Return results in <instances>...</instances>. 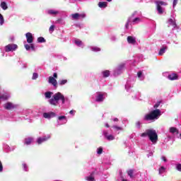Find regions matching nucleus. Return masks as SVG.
I'll return each mask as SVG.
<instances>
[{
  "instance_id": "obj_13",
  "label": "nucleus",
  "mask_w": 181,
  "mask_h": 181,
  "mask_svg": "<svg viewBox=\"0 0 181 181\" xmlns=\"http://www.w3.org/2000/svg\"><path fill=\"white\" fill-rule=\"evenodd\" d=\"M168 26H173V30L177 29V25L176 24V20L173 18H169L168 21Z\"/></svg>"
},
{
  "instance_id": "obj_2",
  "label": "nucleus",
  "mask_w": 181,
  "mask_h": 181,
  "mask_svg": "<svg viewBox=\"0 0 181 181\" xmlns=\"http://www.w3.org/2000/svg\"><path fill=\"white\" fill-rule=\"evenodd\" d=\"M142 13L141 11H134L130 17L128 18L125 24L126 29L129 28V25H136L141 22Z\"/></svg>"
},
{
  "instance_id": "obj_54",
  "label": "nucleus",
  "mask_w": 181,
  "mask_h": 181,
  "mask_svg": "<svg viewBox=\"0 0 181 181\" xmlns=\"http://www.w3.org/2000/svg\"><path fill=\"white\" fill-rule=\"evenodd\" d=\"M153 152H150L148 155H147V156H148V158H149L150 156H153Z\"/></svg>"
},
{
  "instance_id": "obj_15",
  "label": "nucleus",
  "mask_w": 181,
  "mask_h": 181,
  "mask_svg": "<svg viewBox=\"0 0 181 181\" xmlns=\"http://www.w3.org/2000/svg\"><path fill=\"white\" fill-rule=\"evenodd\" d=\"M127 42L129 45H136V37L134 36H128Z\"/></svg>"
},
{
  "instance_id": "obj_62",
  "label": "nucleus",
  "mask_w": 181,
  "mask_h": 181,
  "mask_svg": "<svg viewBox=\"0 0 181 181\" xmlns=\"http://www.w3.org/2000/svg\"><path fill=\"white\" fill-rule=\"evenodd\" d=\"M2 56H5V54H3Z\"/></svg>"
},
{
  "instance_id": "obj_17",
  "label": "nucleus",
  "mask_w": 181,
  "mask_h": 181,
  "mask_svg": "<svg viewBox=\"0 0 181 181\" xmlns=\"http://www.w3.org/2000/svg\"><path fill=\"white\" fill-rule=\"evenodd\" d=\"M48 83L54 86V87H57V80L53 78V76L49 77Z\"/></svg>"
},
{
  "instance_id": "obj_38",
  "label": "nucleus",
  "mask_w": 181,
  "mask_h": 181,
  "mask_svg": "<svg viewBox=\"0 0 181 181\" xmlns=\"http://www.w3.org/2000/svg\"><path fill=\"white\" fill-rule=\"evenodd\" d=\"M67 83V80L66 79H64L59 81V86H64V84H66Z\"/></svg>"
},
{
  "instance_id": "obj_61",
  "label": "nucleus",
  "mask_w": 181,
  "mask_h": 181,
  "mask_svg": "<svg viewBox=\"0 0 181 181\" xmlns=\"http://www.w3.org/2000/svg\"><path fill=\"white\" fill-rule=\"evenodd\" d=\"M180 139H181V134H180Z\"/></svg>"
},
{
  "instance_id": "obj_55",
  "label": "nucleus",
  "mask_w": 181,
  "mask_h": 181,
  "mask_svg": "<svg viewBox=\"0 0 181 181\" xmlns=\"http://www.w3.org/2000/svg\"><path fill=\"white\" fill-rule=\"evenodd\" d=\"M112 121H113L114 122H118V118H117V117L113 118V119H112Z\"/></svg>"
},
{
  "instance_id": "obj_36",
  "label": "nucleus",
  "mask_w": 181,
  "mask_h": 181,
  "mask_svg": "<svg viewBox=\"0 0 181 181\" xmlns=\"http://www.w3.org/2000/svg\"><path fill=\"white\" fill-rule=\"evenodd\" d=\"M112 128H114V129H116V131H123L124 130V129L122 127H118L117 125H114L112 127Z\"/></svg>"
},
{
  "instance_id": "obj_53",
  "label": "nucleus",
  "mask_w": 181,
  "mask_h": 181,
  "mask_svg": "<svg viewBox=\"0 0 181 181\" xmlns=\"http://www.w3.org/2000/svg\"><path fill=\"white\" fill-rule=\"evenodd\" d=\"M140 95H141V93L138 92L136 96H134V98H139Z\"/></svg>"
},
{
  "instance_id": "obj_26",
  "label": "nucleus",
  "mask_w": 181,
  "mask_h": 181,
  "mask_svg": "<svg viewBox=\"0 0 181 181\" xmlns=\"http://www.w3.org/2000/svg\"><path fill=\"white\" fill-rule=\"evenodd\" d=\"M132 87H134V85L131 84V81H127V84L125 86L126 90H127V91H129V88H132Z\"/></svg>"
},
{
  "instance_id": "obj_40",
  "label": "nucleus",
  "mask_w": 181,
  "mask_h": 181,
  "mask_svg": "<svg viewBox=\"0 0 181 181\" xmlns=\"http://www.w3.org/2000/svg\"><path fill=\"white\" fill-rule=\"evenodd\" d=\"M23 170H25V172H28L29 170V169L28 168V165H26V163H23Z\"/></svg>"
},
{
  "instance_id": "obj_43",
  "label": "nucleus",
  "mask_w": 181,
  "mask_h": 181,
  "mask_svg": "<svg viewBox=\"0 0 181 181\" xmlns=\"http://www.w3.org/2000/svg\"><path fill=\"white\" fill-rule=\"evenodd\" d=\"M49 32L51 33H53V32H54V25H52L50 27H49Z\"/></svg>"
},
{
  "instance_id": "obj_3",
  "label": "nucleus",
  "mask_w": 181,
  "mask_h": 181,
  "mask_svg": "<svg viewBox=\"0 0 181 181\" xmlns=\"http://www.w3.org/2000/svg\"><path fill=\"white\" fill-rule=\"evenodd\" d=\"M160 110L157 109L155 110L151 111L150 113L144 116V121H148L149 122H153L154 121H156V119H159V117H160Z\"/></svg>"
},
{
  "instance_id": "obj_10",
  "label": "nucleus",
  "mask_w": 181,
  "mask_h": 181,
  "mask_svg": "<svg viewBox=\"0 0 181 181\" xmlns=\"http://www.w3.org/2000/svg\"><path fill=\"white\" fill-rule=\"evenodd\" d=\"M67 123V117L66 116L58 117L57 127H60V125H64Z\"/></svg>"
},
{
  "instance_id": "obj_34",
  "label": "nucleus",
  "mask_w": 181,
  "mask_h": 181,
  "mask_svg": "<svg viewBox=\"0 0 181 181\" xmlns=\"http://www.w3.org/2000/svg\"><path fill=\"white\" fill-rule=\"evenodd\" d=\"M5 23V20L4 19V16L0 13V26H2Z\"/></svg>"
},
{
  "instance_id": "obj_35",
  "label": "nucleus",
  "mask_w": 181,
  "mask_h": 181,
  "mask_svg": "<svg viewBox=\"0 0 181 181\" xmlns=\"http://www.w3.org/2000/svg\"><path fill=\"white\" fill-rule=\"evenodd\" d=\"M37 42L38 43H45V42H46V40H45V37H40L37 38Z\"/></svg>"
},
{
  "instance_id": "obj_48",
  "label": "nucleus",
  "mask_w": 181,
  "mask_h": 181,
  "mask_svg": "<svg viewBox=\"0 0 181 181\" xmlns=\"http://www.w3.org/2000/svg\"><path fill=\"white\" fill-rule=\"evenodd\" d=\"M177 1H179V0H174V1H173V8H175V6L176 5H177Z\"/></svg>"
},
{
  "instance_id": "obj_28",
  "label": "nucleus",
  "mask_w": 181,
  "mask_h": 181,
  "mask_svg": "<svg viewBox=\"0 0 181 181\" xmlns=\"http://www.w3.org/2000/svg\"><path fill=\"white\" fill-rule=\"evenodd\" d=\"M102 76L103 77L107 78L110 76V71L106 70V71H102Z\"/></svg>"
},
{
  "instance_id": "obj_24",
  "label": "nucleus",
  "mask_w": 181,
  "mask_h": 181,
  "mask_svg": "<svg viewBox=\"0 0 181 181\" xmlns=\"http://www.w3.org/2000/svg\"><path fill=\"white\" fill-rule=\"evenodd\" d=\"M32 142H33V139L29 137L25 139V142L24 144L25 145H30L32 144Z\"/></svg>"
},
{
  "instance_id": "obj_22",
  "label": "nucleus",
  "mask_w": 181,
  "mask_h": 181,
  "mask_svg": "<svg viewBox=\"0 0 181 181\" xmlns=\"http://www.w3.org/2000/svg\"><path fill=\"white\" fill-rule=\"evenodd\" d=\"M170 134H173V135H177V134H179V130H177L176 127H170Z\"/></svg>"
},
{
  "instance_id": "obj_52",
  "label": "nucleus",
  "mask_w": 181,
  "mask_h": 181,
  "mask_svg": "<svg viewBox=\"0 0 181 181\" xmlns=\"http://www.w3.org/2000/svg\"><path fill=\"white\" fill-rule=\"evenodd\" d=\"M161 159H162V160H163V162H168V160L166 159V157H165V156H163L161 158Z\"/></svg>"
},
{
  "instance_id": "obj_49",
  "label": "nucleus",
  "mask_w": 181,
  "mask_h": 181,
  "mask_svg": "<svg viewBox=\"0 0 181 181\" xmlns=\"http://www.w3.org/2000/svg\"><path fill=\"white\" fill-rule=\"evenodd\" d=\"M30 49H31L32 50H35V45L33 44H30Z\"/></svg>"
},
{
  "instance_id": "obj_59",
  "label": "nucleus",
  "mask_w": 181,
  "mask_h": 181,
  "mask_svg": "<svg viewBox=\"0 0 181 181\" xmlns=\"http://www.w3.org/2000/svg\"><path fill=\"white\" fill-rule=\"evenodd\" d=\"M74 113V111H73V110H71L70 112H69V114H71V115H73Z\"/></svg>"
},
{
  "instance_id": "obj_30",
  "label": "nucleus",
  "mask_w": 181,
  "mask_h": 181,
  "mask_svg": "<svg viewBox=\"0 0 181 181\" xmlns=\"http://www.w3.org/2000/svg\"><path fill=\"white\" fill-rule=\"evenodd\" d=\"M0 6L1 8L4 9V11H6V9H8V4H6L5 1H2Z\"/></svg>"
},
{
  "instance_id": "obj_11",
  "label": "nucleus",
  "mask_w": 181,
  "mask_h": 181,
  "mask_svg": "<svg viewBox=\"0 0 181 181\" xmlns=\"http://www.w3.org/2000/svg\"><path fill=\"white\" fill-rule=\"evenodd\" d=\"M102 133L107 141H114L115 139V136L112 134H108V131L107 130H103Z\"/></svg>"
},
{
  "instance_id": "obj_14",
  "label": "nucleus",
  "mask_w": 181,
  "mask_h": 181,
  "mask_svg": "<svg viewBox=\"0 0 181 181\" xmlns=\"http://www.w3.org/2000/svg\"><path fill=\"white\" fill-rule=\"evenodd\" d=\"M42 116L44 118H46L47 119H50V118H54V117H56V114L53 112H44Z\"/></svg>"
},
{
  "instance_id": "obj_63",
  "label": "nucleus",
  "mask_w": 181,
  "mask_h": 181,
  "mask_svg": "<svg viewBox=\"0 0 181 181\" xmlns=\"http://www.w3.org/2000/svg\"><path fill=\"white\" fill-rule=\"evenodd\" d=\"M168 138L170 139V138H172V137H170V136H168Z\"/></svg>"
},
{
  "instance_id": "obj_39",
  "label": "nucleus",
  "mask_w": 181,
  "mask_h": 181,
  "mask_svg": "<svg viewBox=\"0 0 181 181\" xmlns=\"http://www.w3.org/2000/svg\"><path fill=\"white\" fill-rule=\"evenodd\" d=\"M39 77V74L37 73H33L32 76V80H36Z\"/></svg>"
},
{
  "instance_id": "obj_60",
  "label": "nucleus",
  "mask_w": 181,
  "mask_h": 181,
  "mask_svg": "<svg viewBox=\"0 0 181 181\" xmlns=\"http://www.w3.org/2000/svg\"><path fill=\"white\" fill-rule=\"evenodd\" d=\"M107 2H111L112 0H106Z\"/></svg>"
},
{
  "instance_id": "obj_42",
  "label": "nucleus",
  "mask_w": 181,
  "mask_h": 181,
  "mask_svg": "<svg viewBox=\"0 0 181 181\" xmlns=\"http://www.w3.org/2000/svg\"><path fill=\"white\" fill-rule=\"evenodd\" d=\"M128 175H129V176L130 177H134V176H133V175H134V170H129L128 171Z\"/></svg>"
},
{
  "instance_id": "obj_45",
  "label": "nucleus",
  "mask_w": 181,
  "mask_h": 181,
  "mask_svg": "<svg viewBox=\"0 0 181 181\" xmlns=\"http://www.w3.org/2000/svg\"><path fill=\"white\" fill-rule=\"evenodd\" d=\"M142 123H141V122H136V128H138V129H141V125Z\"/></svg>"
},
{
  "instance_id": "obj_19",
  "label": "nucleus",
  "mask_w": 181,
  "mask_h": 181,
  "mask_svg": "<svg viewBox=\"0 0 181 181\" xmlns=\"http://www.w3.org/2000/svg\"><path fill=\"white\" fill-rule=\"evenodd\" d=\"M137 77L140 81H144L145 80V74L142 71H139L137 72Z\"/></svg>"
},
{
  "instance_id": "obj_44",
  "label": "nucleus",
  "mask_w": 181,
  "mask_h": 181,
  "mask_svg": "<svg viewBox=\"0 0 181 181\" xmlns=\"http://www.w3.org/2000/svg\"><path fill=\"white\" fill-rule=\"evenodd\" d=\"M22 114H23L24 115H28V114H29V110L28 109L23 110L22 111Z\"/></svg>"
},
{
  "instance_id": "obj_21",
  "label": "nucleus",
  "mask_w": 181,
  "mask_h": 181,
  "mask_svg": "<svg viewBox=\"0 0 181 181\" xmlns=\"http://www.w3.org/2000/svg\"><path fill=\"white\" fill-rule=\"evenodd\" d=\"M166 50H168V47L165 46V47H163L159 52H158V56H163V54H165Z\"/></svg>"
},
{
  "instance_id": "obj_58",
  "label": "nucleus",
  "mask_w": 181,
  "mask_h": 181,
  "mask_svg": "<svg viewBox=\"0 0 181 181\" xmlns=\"http://www.w3.org/2000/svg\"><path fill=\"white\" fill-rule=\"evenodd\" d=\"M105 127H106V128H110V124H108V123H105Z\"/></svg>"
},
{
  "instance_id": "obj_56",
  "label": "nucleus",
  "mask_w": 181,
  "mask_h": 181,
  "mask_svg": "<svg viewBox=\"0 0 181 181\" xmlns=\"http://www.w3.org/2000/svg\"><path fill=\"white\" fill-rule=\"evenodd\" d=\"M53 78H57V73H54Z\"/></svg>"
},
{
  "instance_id": "obj_31",
  "label": "nucleus",
  "mask_w": 181,
  "mask_h": 181,
  "mask_svg": "<svg viewBox=\"0 0 181 181\" xmlns=\"http://www.w3.org/2000/svg\"><path fill=\"white\" fill-rule=\"evenodd\" d=\"M55 23H59V25H66V22L62 18H59L55 21Z\"/></svg>"
},
{
  "instance_id": "obj_18",
  "label": "nucleus",
  "mask_w": 181,
  "mask_h": 181,
  "mask_svg": "<svg viewBox=\"0 0 181 181\" xmlns=\"http://www.w3.org/2000/svg\"><path fill=\"white\" fill-rule=\"evenodd\" d=\"M47 13H48V15H52V16H56L59 15V13H60V12L57 10L49 9L47 11Z\"/></svg>"
},
{
  "instance_id": "obj_47",
  "label": "nucleus",
  "mask_w": 181,
  "mask_h": 181,
  "mask_svg": "<svg viewBox=\"0 0 181 181\" xmlns=\"http://www.w3.org/2000/svg\"><path fill=\"white\" fill-rule=\"evenodd\" d=\"M25 48L26 49V50H30V45L25 44Z\"/></svg>"
},
{
  "instance_id": "obj_7",
  "label": "nucleus",
  "mask_w": 181,
  "mask_h": 181,
  "mask_svg": "<svg viewBox=\"0 0 181 181\" xmlns=\"http://www.w3.org/2000/svg\"><path fill=\"white\" fill-rule=\"evenodd\" d=\"M125 70V63L120 64L114 71L115 76H119Z\"/></svg>"
},
{
  "instance_id": "obj_32",
  "label": "nucleus",
  "mask_w": 181,
  "mask_h": 181,
  "mask_svg": "<svg viewBox=\"0 0 181 181\" xmlns=\"http://www.w3.org/2000/svg\"><path fill=\"white\" fill-rule=\"evenodd\" d=\"M90 49L92 52H101V48L98 47H90Z\"/></svg>"
},
{
  "instance_id": "obj_50",
  "label": "nucleus",
  "mask_w": 181,
  "mask_h": 181,
  "mask_svg": "<svg viewBox=\"0 0 181 181\" xmlns=\"http://www.w3.org/2000/svg\"><path fill=\"white\" fill-rule=\"evenodd\" d=\"M4 171V167L2 166V163L0 161V172Z\"/></svg>"
},
{
  "instance_id": "obj_57",
  "label": "nucleus",
  "mask_w": 181,
  "mask_h": 181,
  "mask_svg": "<svg viewBox=\"0 0 181 181\" xmlns=\"http://www.w3.org/2000/svg\"><path fill=\"white\" fill-rule=\"evenodd\" d=\"M159 105H160V103H156V105H154V108H158Z\"/></svg>"
},
{
  "instance_id": "obj_8",
  "label": "nucleus",
  "mask_w": 181,
  "mask_h": 181,
  "mask_svg": "<svg viewBox=\"0 0 181 181\" xmlns=\"http://www.w3.org/2000/svg\"><path fill=\"white\" fill-rule=\"evenodd\" d=\"M16 49H18V45L16 44H8L4 47V50L7 53H8V52H15Z\"/></svg>"
},
{
  "instance_id": "obj_29",
  "label": "nucleus",
  "mask_w": 181,
  "mask_h": 181,
  "mask_svg": "<svg viewBox=\"0 0 181 181\" xmlns=\"http://www.w3.org/2000/svg\"><path fill=\"white\" fill-rule=\"evenodd\" d=\"M165 172H166V168L163 166H161L159 169H158V173L159 175H163V173H165Z\"/></svg>"
},
{
  "instance_id": "obj_20",
  "label": "nucleus",
  "mask_w": 181,
  "mask_h": 181,
  "mask_svg": "<svg viewBox=\"0 0 181 181\" xmlns=\"http://www.w3.org/2000/svg\"><path fill=\"white\" fill-rule=\"evenodd\" d=\"M168 78L171 81L177 80V78H179V76L176 74H171L168 76Z\"/></svg>"
},
{
  "instance_id": "obj_33",
  "label": "nucleus",
  "mask_w": 181,
  "mask_h": 181,
  "mask_svg": "<svg viewBox=\"0 0 181 181\" xmlns=\"http://www.w3.org/2000/svg\"><path fill=\"white\" fill-rule=\"evenodd\" d=\"M86 180H88V181H94L95 179H94V175H93V174H91L90 175L88 176V177H86Z\"/></svg>"
},
{
  "instance_id": "obj_27",
  "label": "nucleus",
  "mask_w": 181,
  "mask_h": 181,
  "mask_svg": "<svg viewBox=\"0 0 181 181\" xmlns=\"http://www.w3.org/2000/svg\"><path fill=\"white\" fill-rule=\"evenodd\" d=\"M107 3L105 1H100L98 3L99 8H107Z\"/></svg>"
},
{
  "instance_id": "obj_23",
  "label": "nucleus",
  "mask_w": 181,
  "mask_h": 181,
  "mask_svg": "<svg viewBox=\"0 0 181 181\" xmlns=\"http://www.w3.org/2000/svg\"><path fill=\"white\" fill-rule=\"evenodd\" d=\"M74 43L76 45V46H78V47H84V44H83V42H81L80 40H76Z\"/></svg>"
},
{
  "instance_id": "obj_51",
  "label": "nucleus",
  "mask_w": 181,
  "mask_h": 181,
  "mask_svg": "<svg viewBox=\"0 0 181 181\" xmlns=\"http://www.w3.org/2000/svg\"><path fill=\"white\" fill-rule=\"evenodd\" d=\"M111 40H112V42H115V40H117V37H115V36H112V37H111Z\"/></svg>"
},
{
  "instance_id": "obj_16",
  "label": "nucleus",
  "mask_w": 181,
  "mask_h": 181,
  "mask_svg": "<svg viewBox=\"0 0 181 181\" xmlns=\"http://www.w3.org/2000/svg\"><path fill=\"white\" fill-rule=\"evenodd\" d=\"M27 42L30 44L33 43V35L31 33H27L25 34Z\"/></svg>"
},
{
  "instance_id": "obj_25",
  "label": "nucleus",
  "mask_w": 181,
  "mask_h": 181,
  "mask_svg": "<svg viewBox=\"0 0 181 181\" xmlns=\"http://www.w3.org/2000/svg\"><path fill=\"white\" fill-rule=\"evenodd\" d=\"M71 18L75 21H78V19H80V13H74L71 15Z\"/></svg>"
},
{
  "instance_id": "obj_9",
  "label": "nucleus",
  "mask_w": 181,
  "mask_h": 181,
  "mask_svg": "<svg viewBox=\"0 0 181 181\" xmlns=\"http://www.w3.org/2000/svg\"><path fill=\"white\" fill-rule=\"evenodd\" d=\"M4 107L5 108V110H15L16 108H18V107H19V105H16L15 103H12L11 102H7L6 103H5L4 105Z\"/></svg>"
},
{
  "instance_id": "obj_41",
  "label": "nucleus",
  "mask_w": 181,
  "mask_h": 181,
  "mask_svg": "<svg viewBox=\"0 0 181 181\" xmlns=\"http://www.w3.org/2000/svg\"><path fill=\"white\" fill-rule=\"evenodd\" d=\"M97 153H98V155H101V153H103V148H102V147H99L97 149Z\"/></svg>"
},
{
  "instance_id": "obj_46",
  "label": "nucleus",
  "mask_w": 181,
  "mask_h": 181,
  "mask_svg": "<svg viewBox=\"0 0 181 181\" xmlns=\"http://www.w3.org/2000/svg\"><path fill=\"white\" fill-rule=\"evenodd\" d=\"M86 18V13L79 14V19H84Z\"/></svg>"
},
{
  "instance_id": "obj_6",
  "label": "nucleus",
  "mask_w": 181,
  "mask_h": 181,
  "mask_svg": "<svg viewBox=\"0 0 181 181\" xmlns=\"http://www.w3.org/2000/svg\"><path fill=\"white\" fill-rule=\"evenodd\" d=\"M94 97H95L96 103H103V101H104V99L107 98V93L103 92H98L95 94L93 98H94Z\"/></svg>"
},
{
  "instance_id": "obj_4",
  "label": "nucleus",
  "mask_w": 181,
  "mask_h": 181,
  "mask_svg": "<svg viewBox=\"0 0 181 181\" xmlns=\"http://www.w3.org/2000/svg\"><path fill=\"white\" fill-rule=\"evenodd\" d=\"M141 136L143 138L145 136H148V139L152 142V144H155L158 142V134H156V131L153 129H147L144 133L141 134Z\"/></svg>"
},
{
  "instance_id": "obj_1",
  "label": "nucleus",
  "mask_w": 181,
  "mask_h": 181,
  "mask_svg": "<svg viewBox=\"0 0 181 181\" xmlns=\"http://www.w3.org/2000/svg\"><path fill=\"white\" fill-rule=\"evenodd\" d=\"M45 98L48 100L49 104L51 105H54L57 107L59 105V101H62V104L66 103V98H64V95H63L60 92H57L55 94H53L52 92H45Z\"/></svg>"
},
{
  "instance_id": "obj_12",
  "label": "nucleus",
  "mask_w": 181,
  "mask_h": 181,
  "mask_svg": "<svg viewBox=\"0 0 181 181\" xmlns=\"http://www.w3.org/2000/svg\"><path fill=\"white\" fill-rule=\"evenodd\" d=\"M51 136L50 134H47V136H45L43 137H39L37 139V143L38 145H40V144H43V142H46V141H48V139H50Z\"/></svg>"
},
{
  "instance_id": "obj_37",
  "label": "nucleus",
  "mask_w": 181,
  "mask_h": 181,
  "mask_svg": "<svg viewBox=\"0 0 181 181\" xmlns=\"http://www.w3.org/2000/svg\"><path fill=\"white\" fill-rule=\"evenodd\" d=\"M175 169L178 172H181V164L180 163L175 164Z\"/></svg>"
},
{
  "instance_id": "obj_5",
  "label": "nucleus",
  "mask_w": 181,
  "mask_h": 181,
  "mask_svg": "<svg viewBox=\"0 0 181 181\" xmlns=\"http://www.w3.org/2000/svg\"><path fill=\"white\" fill-rule=\"evenodd\" d=\"M154 4L156 5V9L158 11V15H163V13L165 12V8H163L162 6H168V3L163 1L156 0L154 1Z\"/></svg>"
}]
</instances>
